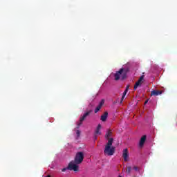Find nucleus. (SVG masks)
<instances>
[{
	"label": "nucleus",
	"mask_w": 177,
	"mask_h": 177,
	"mask_svg": "<svg viewBox=\"0 0 177 177\" xmlns=\"http://www.w3.org/2000/svg\"><path fill=\"white\" fill-rule=\"evenodd\" d=\"M113 135V131L111 129H108L105 134V139L108 140L105 149L104 150V154L106 156H113L115 152V147H112L113 142H114V138H111Z\"/></svg>",
	"instance_id": "f257e3e1"
},
{
	"label": "nucleus",
	"mask_w": 177,
	"mask_h": 177,
	"mask_svg": "<svg viewBox=\"0 0 177 177\" xmlns=\"http://www.w3.org/2000/svg\"><path fill=\"white\" fill-rule=\"evenodd\" d=\"M84 152L79 151L76 153L74 160H72L68 165V169L69 171H74L75 172H78L80 171V164H82L84 158Z\"/></svg>",
	"instance_id": "f03ea898"
},
{
	"label": "nucleus",
	"mask_w": 177,
	"mask_h": 177,
	"mask_svg": "<svg viewBox=\"0 0 177 177\" xmlns=\"http://www.w3.org/2000/svg\"><path fill=\"white\" fill-rule=\"evenodd\" d=\"M128 69H125L124 68H120L119 71H117L114 74L115 81H118L119 80H125V78H127V74L128 73Z\"/></svg>",
	"instance_id": "7ed1b4c3"
},
{
	"label": "nucleus",
	"mask_w": 177,
	"mask_h": 177,
	"mask_svg": "<svg viewBox=\"0 0 177 177\" xmlns=\"http://www.w3.org/2000/svg\"><path fill=\"white\" fill-rule=\"evenodd\" d=\"M143 80H145V75H141L138 80L136 82V84L134 85V89L136 91L139 86H142V84H143Z\"/></svg>",
	"instance_id": "20e7f679"
},
{
	"label": "nucleus",
	"mask_w": 177,
	"mask_h": 177,
	"mask_svg": "<svg viewBox=\"0 0 177 177\" xmlns=\"http://www.w3.org/2000/svg\"><path fill=\"white\" fill-rule=\"evenodd\" d=\"M91 113H92V111H87L83 115L82 118H80V122L77 123V129L80 128L81 125H82V121H84L85 118H86V117L91 114Z\"/></svg>",
	"instance_id": "39448f33"
},
{
	"label": "nucleus",
	"mask_w": 177,
	"mask_h": 177,
	"mask_svg": "<svg viewBox=\"0 0 177 177\" xmlns=\"http://www.w3.org/2000/svg\"><path fill=\"white\" fill-rule=\"evenodd\" d=\"M122 157L124 161H128V158L129 157V152L128 151V149H123Z\"/></svg>",
	"instance_id": "423d86ee"
},
{
	"label": "nucleus",
	"mask_w": 177,
	"mask_h": 177,
	"mask_svg": "<svg viewBox=\"0 0 177 177\" xmlns=\"http://www.w3.org/2000/svg\"><path fill=\"white\" fill-rule=\"evenodd\" d=\"M146 139H147V136L146 135H144L142 137H141L139 142V146L140 147H142L145 145V143L146 142Z\"/></svg>",
	"instance_id": "0eeeda50"
},
{
	"label": "nucleus",
	"mask_w": 177,
	"mask_h": 177,
	"mask_svg": "<svg viewBox=\"0 0 177 177\" xmlns=\"http://www.w3.org/2000/svg\"><path fill=\"white\" fill-rule=\"evenodd\" d=\"M103 104H104V100H102L100 101V102L99 103V105L95 108L94 112L96 113L98 111H100L102 107H103Z\"/></svg>",
	"instance_id": "6e6552de"
},
{
	"label": "nucleus",
	"mask_w": 177,
	"mask_h": 177,
	"mask_svg": "<svg viewBox=\"0 0 177 177\" xmlns=\"http://www.w3.org/2000/svg\"><path fill=\"white\" fill-rule=\"evenodd\" d=\"M162 94V91L153 90L151 91V96H158Z\"/></svg>",
	"instance_id": "1a4fd4ad"
},
{
	"label": "nucleus",
	"mask_w": 177,
	"mask_h": 177,
	"mask_svg": "<svg viewBox=\"0 0 177 177\" xmlns=\"http://www.w3.org/2000/svg\"><path fill=\"white\" fill-rule=\"evenodd\" d=\"M107 117H109V113L106 111L103 115H101V121H102V122H106V121H107Z\"/></svg>",
	"instance_id": "9d476101"
},
{
	"label": "nucleus",
	"mask_w": 177,
	"mask_h": 177,
	"mask_svg": "<svg viewBox=\"0 0 177 177\" xmlns=\"http://www.w3.org/2000/svg\"><path fill=\"white\" fill-rule=\"evenodd\" d=\"M129 89V86H127L126 89L124 90V91L123 93V95L122 96V99H121L120 103H122V101L124 100L125 96H127V93H128Z\"/></svg>",
	"instance_id": "9b49d317"
},
{
	"label": "nucleus",
	"mask_w": 177,
	"mask_h": 177,
	"mask_svg": "<svg viewBox=\"0 0 177 177\" xmlns=\"http://www.w3.org/2000/svg\"><path fill=\"white\" fill-rule=\"evenodd\" d=\"M102 129V124H99L95 129V135H102V132L100 131Z\"/></svg>",
	"instance_id": "f8f14e48"
},
{
	"label": "nucleus",
	"mask_w": 177,
	"mask_h": 177,
	"mask_svg": "<svg viewBox=\"0 0 177 177\" xmlns=\"http://www.w3.org/2000/svg\"><path fill=\"white\" fill-rule=\"evenodd\" d=\"M131 174H132V167L128 166L126 169V175L131 176Z\"/></svg>",
	"instance_id": "ddd939ff"
},
{
	"label": "nucleus",
	"mask_w": 177,
	"mask_h": 177,
	"mask_svg": "<svg viewBox=\"0 0 177 177\" xmlns=\"http://www.w3.org/2000/svg\"><path fill=\"white\" fill-rule=\"evenodd\" d=\"M76 135H77V138H80V136H81V131L77 130Z\"/></svg>",
	"instance_id": "4468645a"
},
{
	"label": "nucleus",
	"mask_w": 177,
	"mask_h": 177,
	"mask_svg": "<svg viewBox=\"0 0 177 177\" xmlns=\"http://www.w3.org/2000/svg\"><path fill=\"white\" fill-rule=\"evenodd\" d=\"M133 169H134V171H136V172H139V168L138 167V166H134L133 167Z\"/></svg>",
	"instance_id": "2eb2a0df"
},
{
	"label": "nucleus",
	"mask_w": 177,
	"mask_h": 177,
	"mask_svg": "<svg viewBox=\"0 0 177 177\" xmlns=\"http://www.w3.org/2000/svg\"><path fill=\"white\" fill-rule=\"evenodd\" d=\"M67 169H68V167L62 169V172H66V171H67Z\"/></svg>",
	"instance_id": "dca6fc26"
},
{
	"label": "nucleus",
	"mask_w": 177,
	"mask_h": 177,
	"mask_svg": "<svg viewBox=\"0 0 177 177\" xmlns=\"http://www.w3.org/2000/svg\"><path fill=\"white\" fill-rule=\"evenodd\" d=\"M148 102H149V100H147L145 102V104H147Z\"/></svg>",
	"instance_id": "f3484780"
}]
</instances>
